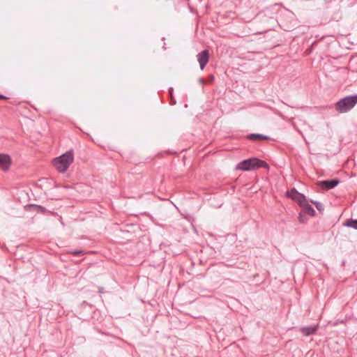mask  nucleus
Segmentation results:
<instances>
[{"instance_id": "f8f14e48", "label": "nucleus", "mask_w": 357, "mask_h": 357, "mask_svg": "<svg viewBox=\"0 0 357 357\" xmlns=\"http://www.w3.org/2000/svg\"><path fill=\"white\" fill-rule=\"evenodd\" d=\"M26 207L33 208L34 211H36L38 212H40L43 213H45V211H47L45 207H43L42 206L36 205V204H30V205L26 206Z\"/></svg>"}, {"instance_id": "6ab92c4d", "label": "nucleus", "mask_w": 357, "mask_h": 357, "mask_svg": "<svg viewBox=\"0 0 357 357\" xmlns=\"http://www.w3.org/2000/svg\"><path fill=\"white\" fill-rule=\"evenodd\" d=\"M213 78H214L213 76L211 75V77H210V79H213Z\"/></svg>"}, {"instance_id": "20e7f679", "label": "nucleus", "mask_w": 357, "mask_h": 357, "mask_svg": "<svg viewBox=\"0 0 357 357\" xmlns=\"http://www.w3.org/2000/svg\"><path fill=\"white\" fill-rule=\"evenodd\" d=\"M287 195L296 200L300 206L307 200L305 196L298 192L295 188L288 191Z\"/></svg>"}, {"instance_id": "0eeeda50", "label": "nucleus", "mask_w": 357, "mask_h": 357, "mask_svg": "<svg viewBox=\"0 0 357 357\" xmlns=\"http://www.w3.org/2000/svg\"><path fill=\"white\" fill-rule=\"evenodd\" d=\"M319 328V326H307L304 327H301L299 331L300 332L305 336H310L312 335H314L317 333V330Z\"/></svg>"}, {"instance_id": "9d476101", "label": "nucleus", "mask_w": 357, "mask_h": 357, "mask_svg": "<svg viewBox=\"0 0 357 357\" xmlns=\"http://www.w3.org/2000/svg\"><path fill=\"white\" fill-rule=\"evenodd\" d=\"M301 206L303 208L305 213H307L310 216H314L315 215L314 209L307 203V200L303 203Z\"/></svg>"}, {"instance_id": "423d86ee", "label": "nucleus", "mask_w": 357, "mask_h": 357, "mask_svg": "<svg viewBox=\"0 0 357 357\" xmlns=\"http://www.w3.org/2000/svg\"><path fill=\"white\" fill-rule=\"evenodd\" d=\"M11 165V158L8 154H0V168L6 172Z\"/></svg>"}, {"instance_id": "ddd939ff", "label": "nucleus", "mask_w": 357, "mask_h": 357, "mask_svg": "<svg viewBox=\"0 0 357 357\" xmlns=\"http://www.w3.org/2000/svg\"><path fill=\"white\" fill-rule=\"evenodd\" d=\"M310 202L315 206L319 212H323L324 211V206L322 203L313 200H310Z\"/></svg>"}, {"instance_id": "dca6fc26", "label": "nucleus", "mask_w": 357, "mask_h": 357, "mask_svg": "<svg viewBox=\"0 0 357 357\" xmlns=\"http://www.w3.org/2000/svg\"><path fill=\"white\" fill-rule=\"evenodd\" d=\"M8 98L2 94H0V100H6Z\"/></svg>"}, {"instance_id": "f3484780", "label": "nucleus", "mask_w": 357, "mask_h": 357, "mask_svg": "<svg viewBox=\"0 0 357 357\" xmlns=\"http://www.w3.org/2000/svg\"><path fill=\"white\" fill-rule=\"evenodd\" d=\"M99 292H100V293H102V288H101V289H99Z\"/></svg>"}, {"instance_id": "6e6552de", "label": "nucleus", "mask_w": 357, "mask_h": 357, "mask_svg": "<svg viewBox=\"0 0 357 357\" xmlns=\"http://www.w3.org/2000/svg\"><path fill=\"white\" fill-rule=\"evenodd\" d=\"M339 183L340 181L337 179H331L319 181L318 184L326 190H330L337 186Z\"/></svg>"}, {"instance_id": "4468645a", "label": "nucleus", "mask_w": 357, "mask_h": 357, "mask_svg": "<svg viewBox=\"0 0 357 357\" xmlns=\"http://www.w3.org/2000/svg\"><path fill=\"white\" fill-rule=\"evenodd\" d=\"M70 252H71L72 254H73V255H79V254L82 253V250H72Z\"/></svg>"}, {"instance_id": "f257e3e1", "label": "nucleus", "mask_w": 357, "mask_h": 357, "mask_svg": "<svg viewBox=\"0 0 357 357\" xmlns=\"http://www.w3.org/2000/svg\"><path fill=\"white\" fill-rule=\"evenodd\" d=\"M261 167L268 169L269 165L264 160L257 158H250L246 160H243L238 163L236 169L242 171H251L257 169Z\"/></svg>"}, {"instance_id": "1a4fd4ad", "label": "nucleus", "mask_w": 357, "mask_h": 357, "mask_svg": "<svg viewBox=\"0 0 357 357\" xmlns=\"http://www.w3.org/2000/svg\"><path fill=\"white\" fill-rule=\"evenodd\" d=\"M247 138L250 140L255 142H260L262 140H267L270 139V137L267 135L257 133L250 134L248 135Z\"/></svg>"}, {"instance_id": "39448f33", "label": "nucleus", "mask_w": 357, "mask_h": 357, "mask_svg": "<svg viewBox=\"0 0 357 357\" xmlns=\"http://www.w3.org/2000/svg\"><path fill=\"white\" fill-rule=\"evenodd\" d=\"M209 59V52L207 50H203L197 54V59L200 65V68L203 70Z\"/></svg>"}, {"instance_id": "7ed1b4c3", "label": "nucleus", "mask_w": 357, "mask_h": 357, "mask_svg": "<svg viewBox=\"0 0 357 357\" xmlns=\"http://www.w3.org/2000/svg\"><path fill=\"white\" fill-rule=\"evenodd\" d=\"M357 104V95H351L341 98L335 104V109L339 113H347Z\"/></svg>"}, {"instance_id": "a211bd4d", "label": "nucleus", "mask_w": 357, "mask_h": 357, "mask_svg": "<svg viewBox=\"0 0 357 357\" xmlns=\"http://www.w3.org/2000/svg\"><path fill=\"white\" fill-rule=\"evenodd\" d=\"M213 78H214L213 76L211 75V77H210V79H213Z\"/></svg>"}, {"instance_id": "aec40b11", "label": "nucleus", "mask_w": 357, "mask_h": 357, "mask_svg": "<svg viewBox=\"0 0 357 357\" xmlns=\"http://www.w3.org/2000/svg\"><path fill=\"white\" fill-rule=\"evenodd\" d=\"M199 82H204V80L202 79H200Z\"/></svg>"}, {"instance_id": "2eb2a0df", "label": "nucleus", "mask_w": 357, "mask_h": 357, "mask_svg": "<svg viewBox=\"0 0 357 357\" xmlns=\"http://www.w3.org/2000/svg\"><path fill=\"white\" fill-rule=\"evenodd\" d=\"M298 220H299L300 222H304L303 215V214L301 213L299 214Z\"/></svg>"}, {"instance_id": "f03ea898", "label": "nucleus", "mask_w": 357, "mask_h": 357, "mask_svg": "<svg viewBox=\"0 0 357 357\" xmlns=\"http://www.w3.org/2000/svg\"><path fill=\"white\" fill-rule=\"evenodd\" d=\"M74 159L73 151L70 150L54 160V165L61 173L65 172L73 163Z\"/></svg>"}, {"instance_id": "9b49d317", "label": "nucleus", "mask_w": 357, "mask_h": 357, "mask_svg": "<svg viewBox=\"0 0 357 357\" xmlns=\"http://www.w3.org/2000/svg\"><path fill=\"white\" fill-rule=\"evenodd\" d=\"M344 225L347 227H351L354 229L357 230V220L356 219H348L344 223Z\"/></svg>"}]
</instances>
